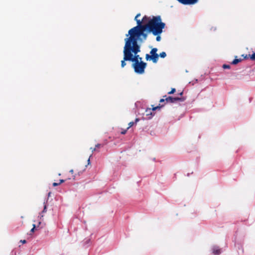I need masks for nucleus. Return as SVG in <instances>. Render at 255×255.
<instances>
[{
  "label": "nucleus",
  "instance_id": "obj_1",
  "mask_svg": "<svg viewBox=\"0 0 255 255\" xmlns=\"http://www.w3.org/2000/svg\"><path fill=\"white\" fill-rule=\"evenodd\" d=\"M138 23V25L129 29L128 33L138 38L139 42L141 43L146 40L149 33L153 35L161 34L165 26V24L161 21L159 15L153 16L152 18L149 17V19L144 24H141L139 21Z\"/></svg>",
  "mask_w": 255,
  "mask_h": 255
},
{
  "label": "nucleus",
  "instance_id": "obj_2",
  "mask_svg": "<svg viewBox=\"0 0 255 255\" xmlns=\"http://www.w3.org/2000/svg\"><path fill=\"white\" fill-rule=\"evenodd\" d=\"M129 36L125 39V46L128 50V55L126 59L133 63L142 61V58L137 54L140 51V46L138 44L139 39L131 34H127Z\"/></svg>",
  "mask_w": 255,
  "mask_h": 255
},
{
  "label": "nucleus",
  "instance_id": "obj_3",
  "mask_svg": "<svg viewBox=\"0 0 255 255\" xmlns=\"http://www.w3.org/2000/svg\"><path fill=\"white\" fill-rule=\"evenodd\" d=\"M157 48H153L150 52V55L148 54L145 55V59L147 61L152 60L154 63H157L159 58V55L157 53Z\"/></svg>",
  "mask_w": 255,
  "mask_h": 255
},
{
  "label": "nucleus",
  "instance_id": "obj_4",
  "mask_svg": "<svg viewBox=\"0 0 255 255\" xmlns=\"http://www.w3.org/2000/svg\"><path fill=\"white\" fill-rule=\"evenodd\" d=\"M147 64L143 61L135 62L132 63V67L134 68L135 72L138 74H142L144 72V69Z\"/></svg>",
  "mask_w": 255,
  "mask_h": 255
},
{
  "label": "nucleus",
  "instance_id": "obj_5",
  "mask_svg": "<svg viewBox=\"0 0 255 255\" xmlns=\"http://www.w3.org/2000/svg\"><path fill=\"white\" fill-rule=\"evenodd\" d=\"M185 100V98H179V97H175L173 98L172 97H166L165 101L167 103H173L176 102V101H181L183 102Z\"/></svg>",
  "mask_w": 255,
  "mask_h": 255
},
{
  "label": "nucleus",
  "instance_id": "obj_6",
  "mask_svg": "<svg viewBox=\"0 0 255 255\" xmlns=\"http://www.w3.org/2000/svg\"><path fill=\"white\" fill-rule=\"evenodd\" d=\"M140 16V13H138L135 17L134 20L136 21L137 23V25H138V22L139 21L141 24H144L145 22L149 19V17L145 15L143 17L142 19L140 20V19H138V17Z\"/></svg>",
  "mask_w": 255,
  "mask_h": 255
},
{
  "label": "nucleus",
  "instance_id": "obj_7",
  "mask_svg": "<svg viewBox=\"0 0 255 255\" xmlns=\"http://www.w3.org/2000/svg\"><path fill=\"white\" fill-rule=\"evenodd\" d=\"M179 3L184 5H192L196 3L199 0H177Z\"/></svg>",
  "mask_w": 255,
  "mask_h": 255
},
{
  "label": "nucleus",
  "instance_id": "obj_8",
  "mask_svg": "<svg viewBox=\"0 0 255 255\" xmlns=\"http://www.w3.org/2000/svg\"><path fill=\"white\" fill-rule=\"evenodd\" d=\"M124 59L121 61V67L124 68L126 65V61H129L128 59H126L127 55H128V50L125 45L124 48Z\"/></svg>",
  "mask_w": 255,
  "mask_h": 255
},
{
  "label": "nucleus",
  "instance_id": "obj_9",
  "mask_svg": "<svg viewBox=\"0 0 255 255\" xmlns=\"http://www.w3.org/2000/svg\"><path fill=\"white\" fill-rule=\"evenodd\" d=\"M163 106V105H162L161 106H157L156 107H153L152 108V109H150V108H148V109H147L145 111V113H146V116H149V115H151V116H152V115H154V114H152V112H151V111H154L157 109H160L161 108V107H162Z\"/></svg>",
  "mask_w": 255,
  "mask_h": 255
},
{
  "label": "nucleus",
  "instance_id": "obj_10",
  "mask_svg": "<svg viewBox=\"0 0 255 255\" xmlns=\"http://www.w3.org/2000/svg\"><path fill=\"white\" fill-rule=\"evenodd\" d=\"M212 250L214 255H219L221 253V250L218 247L214 246Z\"/></svg>",
  "mask_w": 255,
  "mask_h": 255
},
{
  "label": "nucleus",
  "instance_id": "obj_11",
  "mask_svg": "<svg viewBox=\"0 0 255 255\" xmlns=\"http://www.w3.org/2000/svg\"><path fill=\"white\" fill-rule=\"evenodd\" d=\"M242 61L241 59H235L232 62V64L236 65Z\"/></svg>",
  "mask_w": 255,
  "mask_h": 255
},
{
  "label": "nucleus",
  "instance_id": "obj_12",
  "mask_svg": "<svg viewBox=\"0 0 255 255\" xmlns=\"http://www.w3.org/2000/svg\"><path fill=\"white\" fill-rule=\"evenodd\" d=\"M159 56L161 58H164L166 56V54L165 52H162L159 54Z\"/></svg>",
  "mask_w": 255,
  "mask_h": 255
},
{
  "label": "nucleus",
  "instance_id": "obj_13",
  "mask_svg": "<svg viewBox=\"0 0 255 255\" xmlns=\"http://www.w3.org/2000/svg\"><path fill=\"white\" fill-rule=\"evenodd\" d=\"M134 124V123L133 122H131L128 123V127L127 128V129H128L132 127L133 125Z\"/></svg>",
  "mask_w": 255,
  "mask_h": 255
},
{
  "label": "nucleus",
  "instance_id": "obj_14",
  "mask_svg": "<svg viewBox=\"0 0 255 255\" xmlns=\"http://www.w3.org/2000/svg\"><path fill=\"white\" fill-rule=\"evenodd\" d=\"M160 34H157V35H154L155 36H156V41H160V40H161V37L160 36Z\"/></svg>",
  "mask_w": 255,
  "mask_h": 255
},
{
  "label": "nucleus",
  "instance_id": "obj_15",
  "mask_svg": "<svg viewBox=\"0 0 255 255\" xmlns=\"http://www.w3.org/2000/svg\"><path fill=\"white\" fill-rule=\"evenodd\" d=\"M250 58L252 60H255V53H253L252 55H249Z\"/></svg>",
  "mask_w": 255,
  "mask_h": 255
},
{
  "label": "nucleus",
  "instance_id": "obj_16",
  "mask_svg": "<svg viewBox=\"0 0 255 255\" xmlns=\"http://www.w3.org/2000/svg\"><path fill=\"white\" fill-rule=\"evenodd\" d=\"M223 68L224 69H230V66L229 65L224 64L223 66Z\"/></svg>",
  "mask_w": 255,
  "mask_h": 255
},
{
  "label": "nucleus",
  "instance_id": "obj_17",
  "mask_svg": "<svg viewBox=\"0 0 255 255\" xmlns=\"http://www.w3.org/2000/svg\"><path fill=\"white\" fill-rule=\"evenodd\" d=\"M176 90L175 88H172L171 90V91L169 92L168 93V94H172L175 92Z\"/></svg>",
  "mask_w": 255,
  "mask_h": 255
},
{
  "label": "nucleus",
  "instance_id": "obj_18",
  "mask_svg": "<svg viewBox=\"0 0 255 255\" xmlns=\"http://www.w3.org/2000/svg\"><path fill=\"white\" fill-rule=\"evenodd\" d=\"M35 229V225L33 224V228L31 229L30 232H32V233L34 232Z\"/></svg>",
  "mask_w": 255,
  "mask_h": 255
},
{
  "label": "nucleus",
  "instance_id": "obj_19",
  "mask_svg": "<svg viewBox=\"0 0 255 255\" xmlns=\"http://www.w3.org/2000/svg\"><path fill=\"white\" fill-rule=\"evenodd\" d=\"M127 130H128L127 128L126 129L123 130V131H121V134H126L127 131Z\"/></svg>",
  "mask_w": 255,
  "mask_h": 255
},
{
  "label": "nucleus",
  "instance_id": "obj_20",
  "mask_svg": "<svg viewBox=\"0 0 255 255\" xmlns=\"http://www.w3.org/2000/svg\"><path fill=\"white\" fill-rule=\"evenodd\" d=\"M59 185H60V183H59L54 182L53 183V186H54V187L57 186Z\"/></svg>",
  "mask_w": 255,
  "mask_h": 255
},
{
  "label": "nucleus",
  "instance_id": "obj_21",
  "mask_svg": "<svg viewBox=\"0 0 255 255\" xmlns=\"http://www.w3.org/2000/svg\"><path fill=\"white\" fill-rule=\"evenodd\" d=\"M46 212V205H44L43 210L42 211V213H44Z\"/></svg>",
  "mask_w": 255,
  "mask_h": 255
},
{
  "label": "nucleus",
  "instance_id": "obj_22",
  "mask_svg": "<svg viewBox=\"0 0 255 255\" xmlns=\"http://www.w3.org/2000/svg\"><path fill=\"white\" fill-rule=\"evenodd\" d=\"M90 149L91 150L92 152L93 153L94 151L96 150V147H95V148L91 147Z\"/></svg>",
  "mask_w": 255,
  "mask_h": 255
},
{
  "label": "nucleus",
  "instance_id": "obj_23",
  "mask_svg": "<svg viewBox=\"0 0 255 255\" xmlns=\"http://www.w3.org/2000/svg\"><path fill=\"white\" fill-rule=\"evenodd\" d=\"M101 146V144H97L96 145V148H100Z\"/></svg>",
  "mask_w": 255,
  "mask_h": 255
},
{
  "label": "nucleus",
  "instance_id": "obj_24",
  "mask_svg": "<svg viewBox=\"0 0 255 255\" xmlns=\"http://www.w3.org/2000/svg\"><path fill=\"white\" fill-rule=\"evenodd\" d=\"M65 182V180H63V179H60V180H59V183H60V184H61V183H63V182Z\"/></svg>",
  "mask_w": 255,
  "mask_h": 255
},
{
  "label": "nucleus",
  "instance_id": "obj_25",
  "mask_svg": "<svg viewBox=\"0 0 255 255\" xmlns=\"http://www.w3.org/2000/svg\"><path fill=\"white\" fill-rule=\"evenodd\" d=\"M20 242L22 243V244H25L26 243V241L25 240H20Z\"/></svg>",
  "mask_w": 255,
  "mask_h": 255
},
{
  "label": "nucleus",
  "instance_id": "obj_26",
  "mask_svg": "<svg viewBox=\"0 0 255 255\" xmlns=\"http://www.w3.org/2000/svg\"><path fill=\"white\" fill-rule=\"evenodd\" d=\"M92 154H91L89 158L88 159V164H89L90 163V157L92 156Z\"/></svg>",
  "mask_w": 255,
  "mask_h": 255
},
{
  "label": "nucleus",
  "instance_id": "obj_27",
  "mask_svg": "<svg viewBox=\"0 0 255 255\" xmlns=\"http://www.w3.org/2000/svg\"><path fill=\"white\" fill-rule=\"evenodd\" d=\"M165 101V99H161L160 100L159 102L160 103H162V102H163Z\"/></svg>",
  "mask_w": 255,
  "mask_h": 255
},
{
  "label": "nucleus",
  "instance_id": "obj_28",
  "mask_svg": "<svg viewBox=\"0 0 255 255\" xmlns=\"http://www.w3.org/2000/svg\"><path fill=\"white\" fill-rule=\"evenodd\" d=\"M139 121V119H138V118H136L135 120V123H136L137 122H138V121Z\"/></svg>",
  "mask_w": 255,
  "mask_h": 255
},
{
  "label": "nucleus",
  "instance_id": "obj_29",
  "mask_svg": "<svg viewBox=\"0 0 255 255\" xmlns=\"http://www.w3.org/2000/svg\"><path fill=\"white\" fill-rule=\"evenodd\" d=\"M70 173H71V174H73V173H74V170H73V169H71V170H70Z\"/></svg>",
  "mask_w": 255,
  "mask_h": 255
},
{
  "label": "nucleus",
  "instance_id": "obj_30",
  "mask_svg": "<svg viewBox=\"0 0 255 255\" xmlns=\"http://www.w3.org/2000/svg\"><path fill=\"white\" fill-rule=\"evenodd\" d=\"M242 56H244V58H245V59H246V58H248V56H247V55H246L245 56H244V55H242Z\"/></svg>",
  "mask_w": 255,
  "mask_h": 255
},
{
  "label": "nucleus",
  "instance_id": "obj_31",
  "mask_svg": "<svg viewBox=\"0 0 255 255\" xmlns=\"http://www.w3.org/2000/svg\"><path fill=\"white\" fill-rule=\"evenodd\" d=\"M182 94H183V92H181V93H180L179 94V95L180 96H182Z\"/></svg>",
  "mask_w": 255,
  "mask_h": 255
},
{
  "label": "nucleus",
  "instance_id": "obj_32",
  "mask_svg": "<svg viewBox=\"0 0 255 255\" xmlns=\"http://www.w3.org/2000/svg\"><path fill=\"white\" fill-rule=\"evenodd\" d=\"M72 177H73V179H75V175H73V176H72Z\"/></svg>",
  "mask_w": 255,
  "mask_h": 255
}]
</instances>
